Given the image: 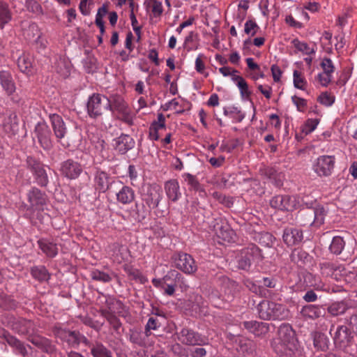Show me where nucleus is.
Segmentation results:
<instances>
[{"label": "nucleus", "instance_id": "1", "mask_svg": "<svg viewBox=\"0 0 357 357\" xmlns=\"http://www.w3.org/2000/svg\"><path fill=\"white\" fill-rule=\"evenodd\" d=\"M278 344L281 346L280 348L277 344L276 341L272 343V346L278 353L284 351H289V355L294 354L299 351L300 345L296 333L293 330L292 327L288 324H282L278 330Z\"/></svg>", "mask_w": 357, "mask_h": 357}, {"label": "nucleus", "instance_id": "2", "mask_svg": "<svg viewBox=\"0 0 357 357\" xmlns=\"http://www.w3.org/2000/svg\"><path fill=\"white\" fill-rule=\"evenodd\" d=\"M259 317L264 320L284 319L288 317L289 312L282 304L268 300H263L257 306Z\"/></svg>", "mask_w": 357, "mask_h": 357}, {"label": "nucleus", "instance_id": "3", "mask_svg": "<svg viewBox=\"0 0 357 357\" xmlns=\"http://www.w3.org/2000/svg\"><path fill=\"white\" fill-rule=\"evenodd\" d=\"M86 110L91 118L96 119L102 116L105 112L112 111L111 100L104 95L93 93L88 99Z\"/></svg>", "mask_w": 357, "mask_h": 357}, {"label": "nucleus", "instance_id": "4", "mask_svg": "<svg viewBox=\"0 0 357 357\" xmlns=\"http://www.w3.org/2000/svg\"><path fill=\"white\" fill-rule=\"evenodd\" d=\"M261 259V250L255 244H249L240 251L237 259V266L239 269L249 271L253 261Z\"/></svg>", "mask_w": 357, "mask_h": 357}, {"label": "nucleus", "instance_id": "5", "mask_svg": "<svg viewBox=\"0 0 357 357\" xmlns=\"http://www.w3.org/2000/svg\"><path fill=\"white\" fill-rule=\"evenodd\" d=\"M141 197L149 208H155L162 199L161 188L155 184H146L142 186Z\"/></svg>", "mask_w": 357, "mask_h": 357}, {"label": "nucleus", "instance_id": "6", "mask_svg": "<svg viewBox=\"0 0 357 357\" xmlns=\"http://www.w3.org/2000/svg\"><path fill=\"white\" fill-rule=\"evenodd\" d=\"M328 213V209L327 207L322 205H317L312 209L303 211L301 215L307 219L306 222L304 223L305 225L319 227L324 223L325 218Z\"/></svg>", "mask_w": 357, "mask_h": 357}, {"label": "nucleus", "instance_id": "7", "mask_svg": "<svg viewBox=\"0 0 357 357\" xmlns=\"http://www.w3.org/2000/svg\"><path fill=\"white\" fill-rule=\"evenodd\" d=\"M174 266L186 274H193L197 270V266L192 257L185 252L176 253L172 257Z\"/></svg>", "mask_w": 357, "mask_h": 357}, {"label": "nucleus", "instance_id": "8", "mask_svg": "<svg viewBox=\"0 0 357 357\" xmlns=\"http://www.w3.org/2000/svg\"><path fill=\"white\" fill-rule=\"evenodd\" d=\"M103 298L105 299L107 309H101L100 311V314L108 321L114 331L119 332L120 328L121 327V323L114 314V310L113 306L114 305H121V303L111 297L104 296Z\"/></svg>", "mask_w": 357, "mask_h": 357}, {"label": "nucleus", "instance_id": "9", "mask_svg": "<svg viewBox=\"0 0 357 357\" xmlns=\"http://www.w3.org/2000/svg\"><path fill=\"white\" fill-rule=\"evenodd\" d=\"M82 171V165L73 159H68L60 165L59 172L61 175L70 180L77 178Z\"/></svg>", "mask_w": 357, "mask_h": 357}, {"label": "nucleus", "instance_id": "10", "mask_svg": "<svg viewBox=\"0 0 357 357\" xmlns=\"http://www.w3.org/2000/svg\"><path fill=\"white\" fill-rule=\"evenodd\" d=\"M270 205L274 208L290 211L297 208L298 202L294 197L280 195L273 197L271 199Z\"/></svg>", "mask_w": 357, "mask_h": 357}, {"label": "nucleus", "instance_id": "11", "mask_svg": "<svg viewBox=\"0 0 357 357\" xmlns=\"http://www.w3.org/2000/svg\"><path fill=\"white\" fill-rule=\"evenodd\" d=\"M334 165V156L321 155L314 162V170L320 176H328L331 174Z\"/></svg>", "mask_w": 357, "mask_h": 357}, {"label": "nucleus", "instance_id": "12", "mask_svg": "<svg viewBox=\"0 0 357 357\" xmlns=\"http://www.w3.org/2000/svg\"><path fill=\"white\" fill-rule=\"evenodd\" d=\"M176 335L178 340L185 345H202L205 343V340L198 333L188 328H182Z\"/></svg>", "mask_w": 357, "mask_h": 357}, {"label": "nucleus", "instance_id": "13", "mask_svg": "<svg viewBox=\"0 0 357 357\" xmlns=\"http://www.w3.org/2000/svg\"><path fill=\"white\" fill-rule=\"evenodd\" d=\"M1 86L12 102L20 101V98L16 91V86L10 72L1 70Z\"/></svg>", "mask_w": 357, "mask_h": 357}, {"label": "nucleus", "instance_id": "14", "mask_svg": "<svg viewBox=\"0 0 357 357\" xmlns=\"http://www.w3.org/2000/svg\"><path fill=\"white\" fill-rule=\"evenodd\" d=\"M35 134L40 146L45 150H50L53 146L51 140V132L45 123H38L35 128Z\"/></svg>", "mask_w": 357, "mask_h": 357}, {"label": "nucleus", "instance_id": "15", "mask_svg": "<svg viewBox=\"0 0 357 357\" xmlns=\"http://www.w3.org/2000/svg\"><path fill=\"white\" fill-rule=\"evenodd\" d=\"M354 336L349 328L345 326H339L333 335V340L337 347L342 348L351 344Z\"/></svg>", "mask_w": 357, "mask_h": 357}, {"label": "nucleus", "instance_id": "16", "mask_svg": "<svg viewBox=\"0 0 357 357\" xmlns=\"http://www.w3.org/2000/svg\"><path fill=\"white\" fill-rule=\"evenodd\" d=\"M30 206L36 210H43L47 199L45 193L42 192L36 188H33L27 194Z\"/></svg>", "mask_w": 357, "mask_h": 357}, {"label": "nucleus", "instance_id": "17", "mask_svg": "<svg viewBox=\"0 0 357 357\" xmlns=\"http://www.w3.org/2000/svg\"><path fill=\"white\" fill-rule=\"evenodd\" d=\"M28 340L31 344L38 347L43 352L48 354H52L56 351V346L52 343V342L45 337L34 335L30 336Z\"/></svg>", "mask_w": 357, "mask_h": 357}, {"label": "nucleus", "instance_id": "18", "mask_svg": "<svg viewBox=\"0 0 357 357\" xmlns=\"http://www.w3.org/2000/svg\"><path fill=\"white\" fill-rule=\"evenodd\" d=\"M52 127L55 137L59 142H61L67 133V127L62 117L54 114L50 116Z\"/></svg>", "mask_w": 357, "mask_h": 357}, {"label": "nucleus", "instance_id": "19", "mask_svg": "<svg viewBox=\"0 0 357 357\" xmlns=\"http://www.w3.org/2000/svg\"><path fill=\"white\" fill-rule=\"evenodd\" d=\"M114 147L121 154H125L135 146V141L128 135L122 134L114 139Z\"/></svg>", "mask_w": 357, "mask_h": 357}, {"label": "nucleus", "instance_id": "20", "mask_svg": "<svg viewBox=\"0 0 357 357\" xmlns=\"http://www.w3.org/2000/svg\"><path fill=\"white\" fill-rule=\"evenodd\" d=\"M303 232L301 229L287 227L284 229L282 239L288 246L296 245L303 240Z\"/></svg>", "mask_w": 357, "mask_h": 357}, {"label": "nucleus", "instance_id": "21", "mask_svg": "<svg viewBox=\"0 0 357 357\" xmlns=\"http://www.w3.org/2000/svg\"><path fill=\"white\" fill-rule=\"evenodd\" d=\"M243 327L255 336L259 337L266 334L269 331V324L257 321H247L243 322Z\"/></svg>", "mask_w": 357, "mask_h": 357}, {"label": "nucleus", "instance_id": "22", "mask_svg": "<svg viewBox=\"0 0 357 357\" xmlns=\"http://www.w3.org/2000/svg\"><path fill=\"white\" fill-rule=\"evenodd\" d=\"M54 333L57 337L67 342L70 345H78L79 333L76 331H70L61 328H56L54 330Z\"/></svg>", "mask_w": 357, "mask_h": 357}, {"label": "nucleus", "instance_id": "23", "mask_svg": "<svg viewBox=\"0 0 357 357\" xmlns=\"http://www.w3.org/2000/svg\"><path fill=\"white\" fill-rule=\"evenodd\" d=\"M214 228L218 238L224 241L229 243L234 240V231L227 222L217 223Z\"/></svg>", "mask_w": 357, "mask_h": 357}, {"label": "nucleus", "instance_id": "24", "mask_svg": "<svg viewBox=\"0 0 357 357\" xmlns=\"http://www.w3.org/2000/svg\"><path fill=\"white\" fill-rule=\"evenodd\" d=\"M116 195L117 201L122 204H130L135 197L134 190L127 185H123Z\"/></svg>", "mask_w": 357, "mask_h": 357}, {"label": "nucleus", "instance_id": "25", "mask_svg": "<svg viewBox=\"0 0 357 357\" xmlns=\"http://www.w3.org/2000/svg\"><path fill=\"white\" fill-rule=\"evenodd\" d=\"M324 309L322 306L315 305H307L303 307L301 314L303 317L311 319H315L324 314Z\"/></svg>", "mask_w": 357, "mask_h": 357}, {"label": "nucleus", "instance_id": "26", "mask_svg": "<svg viewBox=\"0 0 357 357\" xmlns=\"http://www.w3.org/2000/svg\"><path fill=\"white\" fill-rule=\"evenodd\" d=\"M165 190L167 197L172 202H176L181 196L179 185L176 180L172 179L167 181L165 184Z\"/></svg>", "mask_w": 357, "mask_h": 357}, {"label": "nucleus", "instance_id": "27", "mask_svg": "<svg viewBox=\"0 0 357 357\" xmlns=\"http://www.w3.org/2000/svg\"><path fill=\"white\" fill-rule=\"evenodd\" d=\"M39 248L49 257H54L58 253L57 245L46 239H40L38 241Z\"/></svg>", "mask_w": 357, "mask_h": 357}, {"label": "nucleus", "instance_id": "28", "mask_svg": "<svg viewBox=\"0 0 357 357\" xmlns=\"http://www.w3.org/2000/svg\"><path fill=\"white\" fill-rule=\"evenodd\" d=\"M8 324H10L14 330L21 333H29V329L33 326L32 322L30 320L24 319L17 320L15 318H13V321H9Z\"/></svg>", "mask_w": 357, "mask_h": 357}, {"label": "nucleus", "instance_id": "29", "mask_svg": "<svg viewBox=\"0 0 357 357\" xmlns=\"http://www.w3.org/2000/svg\"><path fill=\"white\" fill-rule=\"evenodd\" d=\"M95 183L97 189L104 192L109 188L110 178L105 172L98 171L95 176Z\"/></svg>", "mask_w": 357, "mask_h": 357}, {"label": "nucleus", "instance_id": "30", "mask_svg": "<svg viewBox=\"0 0 357 357\" xmlns=\"http://www.w3.org/2000/svg\"><path fill=\"white\" fill-rule=\"evenodd\" d=\"M17 66L20 70L26 74L31 73L33 68V58L29 54H22L17 59Z\"/></svg>", "mask_w": 357, "mask_h": 357}, {"label": "nucleus", "instance_id": "31", "mask_svg": "<svg viewBox=\"0 0 357 357\" xmlns=\"http://www.w3.org/2000/svg\"><path fill=\"white\" fill-rule=\"evenodd\" d=\"M91 346V354L93 357H112V352L102 343L96 341Z\"/></svg>", "mask_w": 357, "mask_h": 357}, {"label": "nucleus", "instance_id": "32", "mask_svg": "<svg viewBox=\"0 0 357 357\" xmlns=\"http://www.w3.org/2000/svg\"><path fill=\"white\" fill-rule=\"evenodd\" d=\"M348 308L349 307L346 302L337 301L329 305L327 311L331 315L337 317L344 314Z\"/></svg>", "mask_w": 357, "mask_h": 357}, {"label": "nucleus", "instance_id": "33", "mask_svg": "<svg viewBox=\"0 0 357 357\" xmlns=\"http://www.w3.org/2000/svg\"><path fill=\"white\" fill-rule=\"evenodd\" d=\"M255 239L263 246L271 248L273 246L275 238L269 232H259L255 234Z\"/></svg>", "mask_w": 357, "mask_h": 357}, {"label": "nucleus", "instance_id": "34", "mask_svg": "<svg viewBox=\"0 0 357 357\" xmlns=\"http://www.w3.org/2000/svg\"><path fill=\"white\" fill-rule=\"evenodd\" d=\"M345 246V241L342 237L334 236L329 246V250L331 253L338 255H340Z\"/></svg>", "mask_w": 357, "mask_h": 357}, {"label": "nucleus", "instance_id": "35", "mask_svg": "<svg viewBox=\"0 0 357 357\" xmlns=\"http://www.w3.org/2000/svg\"><path fill=\"white\" fill-rule=\"evenodd\" d=\"M32 276L40 282L47 281L50 275L44 266H34L31 270Z\"/></svg>", "mask_w": 357, "mask_h": 357}, {"label": "nucleus", "instance_id": "36", "mask_svg": "<svg viewBox=\"0 0 357 357\" xmlns=\"http://www.w3.org/2000/svg\"><path fill=\"white\" fill-rule=\"evenodd\" d=\"M17 116L12 113L8 116V121L3 123L4 131L9 134L15 135L17 131L18 125L16 121Z\"/></svg>", "mask_w": 357, "mask_h": 357}, {"label": "nucleus", "instance_id": "37", "mask_svg": "<svg viewBox=\"0 0 357 357\" xmlns=\"http://www.w3.org/2000/svg\"><path fill=\"white\" fill-rule=\"evenodd\" d=\"M146 337L145 336V333L144 334L140 331L136 329H132L130 331L129 340L133 344L142 347L146 344Z\"/></svg>", "mask_w": 357, "mask_h": 357}, {"label": "nucleus", "instance_id": "38", "mask_svg": "<svg viewBox=\"0 0 357 357\" xmlns=\"http://www.w3.org/2000/svg\"><path fill=\"white\" fill-rule=\"evenodd\" d=\"M2 337L6 341V342L9 345L15 347L21 353L26 351L25 347L23 345V344L16 337L9 335L8 333L6 332L1 333V338Z\"/></svg>", "mask_w": 357, "mask_h": 357}, {"label": "nucleus", "instance_id": "39", "mask_svg": "<svg viewBox=\"0 0 357 357\" xmlns=\"http://www.w3.org/2000/svg\"><path fill=\"white\" fill-rule=\"evenodd\" d=\"M183 177L185 180V181L187 183L188 185L190 186V189L199 192H204V188L202 187L199 181H197V178L189 174L185 173L183 175Z\"/></svg>", "mask_w": 357, "mask_h": 357}, {"label": "nucleus", "instance_id": "40", "mask_svg": "<svg viewBox=\"0 0 357 357\" xmlns=\"http://www.w3.org/2000/svg\"><path fill=\"white\" fill-rule=\"evenodd\" d=\"M224 114L225 116H231L238 122L242 121L245 118V114L236 107L224 108Z\"/></svg>", "mask_w": 357, "mask_h": 357}, {"label": "nucleus", "instance_id": "41", "mask_svg": "<svg viewBox=\"0 0 357 357\" xmlns=\"http://www.w3.org/2000/svg\"><path fill=\"white\" fill-rule=\"evenodd\" d=\"M291 43L298 51L301 52L305 54H312L315 53L313 48H310L305 43L301 42L298 39L295 38L291 41Z\"/></svg>", "mask_w": 357, "mask_h": 357}, {"label": "nucleus", "instance_id": "42", "mask_svg": "<svg viewBox=\"0 0 357 357\" xmlns=\"http://www.w3.org/2000/svg\"><path fill=\"white\" fill-rule=\"evenodd\" d=\"M35 176L36 182L42 187H45L48 184L49 180L46 171L43 166L40 167L36 173L33 174Z\"/></svg>", "mask_w": 357, "mask_h": 357}, {"label": "nucleus", "instance_id": "43", "mask_svg": "<svg viewBox=\"0 0 357 357\" xmlns=\"http://www.w3.org/2000/svg\"><path fill=\"white\" fill-rule=\"evenodd\" d=\"M313 344L318 350H325L327 348L326 337L321 333H315L313 336Z\"/></svg>", "mask_w": 357, "mask_h": 357}, {"label": "nucleus", "instance_id": "44", "mask_svg": "<svg viewBox=\"0 0 357 357\" xmlns=\"http://www.w3.org/2000/svg\"><path fill=\"white\" fill-rule=\"evenodd\" d=\"M294 85L296 88L304 90L307 84V82L303 77L302 73L296 70L294 71Z\"/></svg>", "mask_w": 357, "mask_h": 357}, {"label": "nucleus", "instance_id": "45", "mask_svg": "<svg viewBox=\"0 0 357 357\" xmlns=\"http://www.w3.org/2000/svg\"><path fill=\"white\" fill-rule=\"evenodd\" d=\"M160 326L161 324L159 322L158 318L153 317H150L145 326V336L149 337L151 335V330H157Z\"/></svg>", "mask_w": 357, "mask_h": 357}, {"label": "nucleus", "instance_id": "46", "mask_svg": "<svg viewBox=\"0 0 357 357\" xmlns=\"http://www.w3.org/2000/svg\"><path fill=\"white\" fill-rule=\"evenodd\" d=\"M91 275L92 279L96 281L109 282L112 280V277L110 275L98 270L93 271Z\"/></svg>", "mask_w": 357, "mask_h": 357}, {"label": "nucleus", "instance_id": "47", "mask_svg": "<svg viewBox=\"0 0 357 357\" xmlns=\"http://www.w3.org/2000/svg\"><path fill=\"white\" fill-rule=\"evenodd\" d=\"M26 165L27 168L31 170L33 174L36 173L38 169L43 166L38 160L31 156H28L26 158Z\"/></svg>", "mask_w": 357, "mask_h": 357}, {"label": "nucleus", "instance_id": "48", "mask_svg": "<svg viewBox=\"0 0 357 357\" xmlns=\"http://www.w3.org/2000/svg\"><path fill=\"white\" fill-rule=\"evenodd\" d=\"M112 103V110L113 109L123 112H124L126 108L127 105L125 102L124 100L121 96H115L113 98L112 100H111Z\"/></svg>", "mask_w": 357, "mask_h": 357}, {"label": "nucleus", "instance_id": "49", "mask_svg": "<svg viewBox=\"0 0 357 357\" xmlns=\"http://www.w3.org/2000/svg\"><path fill=\"white\" fill-rule=\"evenodd\" d=\"M151 209L144 204H135V211L139 220H144Z\"/></svg>", "mask_w": 357, "mask_h": 357}, {"label": "nucleus", "instance_id": "50", "mask_svg": "<svg viewBox=\"0 0 357 357\" xmlns=\"http://www.w3.org/2000/svg\"><path fill=\"white\" fill-rule=\"evenodd\" d=\"M213 197L228 208L231 207L234 204L232 198L227 197L218 192H214L213 193Z\"/></svg>", "mask_w": 357, "mask_h": 357}, {"label": "nucleus", "instance_id": "51", "mask_svg": "<svg viewBox=\"0 0 357 357\" xmlns=\"http://www.w3.org/2000/svg\"><path fill=\"white\" fill-rule=\"evenodd\" d=\"M24 34L28 37L29 39L39 38L40 33L38 26L35 23L29 24L27 29L24 31Z\"/></svg>", "mask_w": 357, "mask_h": 357}, {"label": "nucleus", "instance_id": "52", "mask_svg": "<svg viewBox=\"0 0 357 357\" xmlns=\"http://www.w3.org/2000/svg\"><path fill=\"white\" fill-rule=\"evenodd\" d=\"M318 101L326 106L329 107L331 106L334 102H335V96L331 95V93H328V92L322 93L319 97H318Z\"/></svg>", "mask_w": 357, "mask_h": 357}, {"label": "nucleus", "instance_id": "53", "mask_svg": "<svg viewBox=\"0 0 357 357\" xmlns=\"http://www.w3.org/2000/svg\"><path fill=\"white\" fill-rule=\"evenodd\" d=\"M321 67L323 70V73L331 75L333 73L335 70V67L332 61L328 58H324L321 63Z\"/></svg>", "mask_w": 357, "mask_h": 357}, {"label": "nucleus", "instance_id": "54", "mask_svg": "<svg viewBox=\"0 0 357 357\" xmlns=\"http://www.w3.org/2000/svg\"><path fill=\"white\" fill-rule=\"evenodd\" d=\"M258 29V25L253 20H250L245 23L244 31L248 35L255 36Z\"/></svg>", "mask_w": 357, "mask_h": 357}, {"label": "nucleus", "instance_id": "55", "mask_svg": "<svg viewBox=\"0 0 357 357\" xmlns=\"http://www.w3.org/2000/svg\"><path fill=\"white\" fill-rule=\"evenodd\" d=\"M151 126L155 127L160 132L162 130H166L165 117L162 113L158 114L157 121H154Z\"/></svg>", "mask_w": 357, "mask_h": 357}, {"label": "nucleus", "instance_id": "56", "mask_svg": "<svg viewBox=\"0 0 357 357\" xmlns=\"http://www.w3.org/2000/svg\"><path fill=\"white\" fill-rule=\"evenodd\" d=\"M1 26H2L3 24L8 22L11 20L12 16H11L10 11L8 8L7 4L3 3L1 2Z\"/></svg>", "mask_w": 357, "mask_h": 357}, {"label": "nucleus", "instance_id": "57", "mask_svg": "<svg viewBox=\"0 0 357 357\" xmlns=\"http://www.w3.org/2000/svg\"><path fill=\"white\" fill-rule=\"evenodd\" d=\"M318 123L319 121L317 119H308L303 128V132L306 135L311 133L315 130Z\"/></svg>", "mask_w": 357, "mask_h": 357}, {"label": "nucleus", "instance_id": "58", "mask_svg": "<svg viewBox=\"0 0 357 357\" xmlns=\"http://www.w3.org/2000/svg\"><path fill=\"white\" fill-rule=\"evenodd\" d=\"M237 86L240 90L242 97L248 98L250 96L251 93L248 90V85L244 79L237 82Z\"/></svg>", "mask_w": 357, "mask_h": 357}, {"label": "nucleus", "instance_id": "59", "mask_svg": "<svg viewBox=\"0 0 357 357\" xmlns=\"http://www.w3.org/2000/svg\"><path fill=\"white\" fill-rule=\"evenodd\" d=\"M321 268V273L324 276H330L332 275L335 268L333 264L326 262L320 264Z\"/></svg>", "mask_w": 357, "mask_h": 357}, {"label": "nucleus", "instance_id": "60", "mask_svg": "<svg viewBox=\"0 0 357 357\" xmlns=\"http://www.w3.org/2000/svg\"><path fill=\"white\" fill-rule=\"evenodd\" d=\"M293 102L297 107V109L300 112H303L307 107V102L305 99L299 98L296 96L291 97Z\"/></svg>", "mask_w": 357, "mask_h": 357}, {"label": "nucleus", "instance_id": "61", "mask_svg": "<svg viewBox=\"0 0 357 357\" xmlns=\"http://www.w3.org/2000/svg\"><path fill=\"white\" fill-rule=\"evenodd\" d=\"M317 80L323 86H327L332 80V75L321 73L318 74Z\"/></svg>", "mask_w": 357, "mask_h": 357}, {"label": "nucleus", "instance_id": "62", "mask_svg": "<svg viewBox=\"0 0 357 357\" xmlns=\"http://www.w3.org/2000/svg\"><path fill=\"white\" fill-rule=\"evenodd\" d=\"M244 284L246 286V287L253 293H255L257 294L261 293L260 287L255 284L252 281L250 280H245Z\"/></svg>", "mask_w": 357, "mask_h": 357}, {"label": "nucleus", "instance_id": "63", "mask_svg": "<svg viewBox=\"0 0 357 357\" xmlns=\"http://www.w3.org/2000/svg\"><path fill=\"white\" fill-rule=\"evenodd\" d=\"M271 73L273 75V80L275 82H278L280 80V77L282 75V70L281 69L276 65H273L271 66Z\"/></svg>", "mask_w": 357, "mask_h": 357}, {"label": "nucleus", "instance_id": "64", "mask_svg": "<svg viewBox=\"0 0 357 357\" xmlns=\"http://www.w3.org/2000/svg\"><path fill=\"white\" fill-rule=\"evenodd\" d=\"M348 323L351 329L357 335V314L351 316L348 320Z\"/></svg>", "mask_w": 357, "mask_h": 357}]
</instances>
